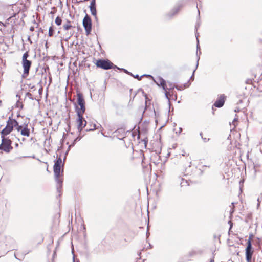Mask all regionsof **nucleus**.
Returning <instances> with one entry per match:
<instances>
[{
  "instance_id": "23",
  "label": "nucleus",
  "mask_w": 262,
  "mask_h": 262,
  "mask_svg": "<svg viewBox=\"0 0 262 262\" xmlns=\"http://www.w3.org/2000/svg\"><path fill=\"white\" fill-rule=\"evenodd\" d=\"M237 119L235 118L233 121H232V124L234 126V128L236 127V124H235V122H236Z\"/></svg>"
},
{
  "instance_id": "6",
  "label": "nucleus",
  "mask_w": 262,
  "mask_h": 262,
  "mask_svg": "<svg viewBox=\"0 0 262 262\" xmlns=\"http://www.w3.org/2000/svg\"><path fill=\"white\" fill-rule=\"evenodd\" d=\"M83 26L85 29L86 34H89L92 29V23L90 17L87 15L83 18Z\"/></svg>"
},
{
  "instance_id": "21",
  "label": "nucleus",
  "mask_w": 262,
  "mask_h": 262,
  "mask_svg": "<svg viewBox=\"0 0 262 262\" xmlns=\"http://www.w3.org/2000/svg\"><path fill=\"white\" fill-rule=\"evenodd\" d=\"M202 134H202V133H200V135L201 136V138L203 139V140H204V141L205 142H207L209 139H207V138H204L203 137V136H202Z\"/></svg>"
},
{
  "instance_id": "10",
  "label": "nucleus",
  "mask_w": 262,
  "mask_h": 262,
  "mask_svg": "<svg viewBox=\"0 0 262 262\" xmlns=\"http://www.w3.org/2000/svg\"><path fill=\"white\" fill-rule=\"evenodd\" d=\"M225 98L224 95H221L214 103V105L217 107L223 106L225 103Z\"/></svg>"
},
{
  "instance_id": "31",
  "label": "nucleus",
  "mask_w": 262,
  "mask_h": 262,
  "mask_svg": "<svg viewBox=\"0 0 262 262\" xmlns=\"http://www.w3.org/2000/svg\"><path fill=\"white\" fill-rule=\"evenodd\" d=\"M229 224H231V221H229ZM231 226H232V224H231ZM230 228H231V227H230Z\"/></svg>"
},
{
  "instance_id": "15",
  "label": "nucleus",
  "mask_w": 262,
  "mask_h": 262,
  "mask_svg": "<svg viewBox=\"0 0 262 262\" xmlns=\"http://www.w3.org/2000/svg\"><path fill=\"white\" fill-rule=\"evenodd\" d=\"M55 22L57 25L59 26L61 24L62 19L60 17H57L55 19Z\"/></svg>"
},
{
  "instance_id": "29",
  "label": "nucleus",
  "mask_w": 262,
  "mask_h": 262,
  "mask_svg": "<svg viewBox=\"0 0 262 262\" xmlns=\"http://www.w3.org/2000/svg\"><path fill=\"white\" fill-rule=\"evenodd\" d=\"M194 72H195V70H194L193 73V75H192V76L191 77V79H193V75H194Z\"/></svg>"
},
{
  "instance_id": "13",
  "label": "nucleus",
  "mask_w": 262,
  "mask_h": 262,
  "mask_svg": "<svg viewBox=\"0 0 262 262\" xmlns=\"http://www.w3.org/2000/svg\"><path fill=\"white\" fill-rule=\"evenodd\" d=\"M62 27L63 29L66 31L69 30L71 28L74 27L73 26L71 25V22L69 20H67L66 23L64 24Z\"/></svg>"
},
{
  "instance_id": "11",
  "label": "nucleus",
  "mask_w": 262,
  "mask_h": 262,
  "mask_svg": "<svg viewBox=\"0 0 262 262\" xmlns=\"http://www.w3.org/2000/svg\"><path fill=\"white\" fill-rule=\"evenodd\" d=\"M155 82L159 86L161 85L163 90H166V84L165 81L162 78H159L157 79V81H155Z\"/></svg>"
},
{
  "instance_id": "3",
  "label": "nucleus",
  "mask_w": 262,
  "mask_h": 262,
  "mask_svg": "<svg viewBox=\"0 0 262 262\" xmlns=\"http://www.w3.org/2000/svg\"><path fill=\"white\" fill-rule=\"evenodd\" d=\"M77 103L80 106V108H77V114H83L85 110V101L83 98L82 95L80 93L77 94Z\"/></svg>"
},
{
  "instance_id": "12",
  "label": "nucleus",
  "mask_w": 262,
  "mask_h": 262,
  "mask_svg": "<svg viewBox=\"0 0 262 262\" xmlns=\"http://www.w3.org/2000/svg\"><path fill=\"white\" fill-rule=\"evenodd\" d=\"M20 134L22 136L29 137L30 136V130L27 126L24 127L21 130Z\"/></svg>"
},
{
  "instance_id": "33",
  "label": "nucleus",
  "mask_w": 262,
  "mask_h": 262,
  "mask_svg": "<svg viewBox=\"0 0 262 262\" xmlns=\"http://www.w3.org/2000/svg\"><path fill=\"white\" fill-rule=\"evenodd\" d=\"M176 88L178 90H180V89L178 88V87L177 86Z\"/></svg>"
},
{
  "instance_id": "26",
  "label": "nucleus",
  "mask_w": 262,
  "mask_h": 262,
  "mask_svg": "<svg viewBox=\"0 0 262 262\" xmlns=\"http://www.w3.org/2000/svg\"><path fill=\"white\" fill-rule=\"evenodd\" d=\"M168 92H167V91H166V92H165V96H166V97L168 99H169V98H168Z\"/></svg>"
},
{
  "instance_id": "25",
  "label": "nucleus",
  "mask_w": 262,
  "mask_h": 262,
  "mask_svg": "<svg viewBox=\"0 0 262 262\" xmlns=\"http://www.w3.org/2000/svg\"><path fill=\"white\" fill-rule=\"evenodd\" d=\"M168 83L169 84V85L170 86V89H173L174 88V86L172 85V84L171 83L168 82Z\"/></svg>"
},
{
  "instance_id": "14",
  "label": "nucleus",
  "mask_w": 262,
  "mask_h": 262,
  "mask_svg": "<svg viewBox=\"0 0 262 262\" xmlns=\"http://www.w3.org/2000/svg\"><path fill=\"white\" fill-rule=\"evenodd\" d=\"M90 11H91V14L93 16H96L97 11H96V7H90Z\"/></svg>"
},
{
  "instance_id": "28",
  "label": "nucleus",
  "mask_w": 262,
  "mask_h": 262,
  "mask_svg": "<svg viewBox=\"0 0 262 262\" xmlns=\"http://www.w3.org/2000/svg\"><path fill=\"white\" fill-rule=\"evenodd\" d=\"M73 33H70V35H69V36L68 38H69L71 36H72V35H73Z\"/></svg>"
},
{
  "instance_id": "24",
  "label": "nucleus",
  "mask_w": 262,
  "mask_h": 262,
  "mask_svg": "<svg viewBox=\"0 0 262 262\" xmlns=\"http://www.w3.org/2000/svg\"><path fill=\"white\" fill-rule=\"evenodd\" d=\"M134 77L135 78H137L139 80H140L141 79V77H139V76L138 75H136L135 76H134Z\"/></svg>"
},
{
  "instance_id": "16",
  "label": "nucleus",
  "mask_w": 262,
  "mask_h": 262,
  "mask_svg": "<svg viewBox=\"0 0 262 262\" xmlns=\"http://www.w3.org/2000/svg\"><path fill=\"white\" fill-rule=\"evenodd\" d=\"M61 164H62V160H61V158L60 157H59V158L57 159V160L55 162V165L61 166Z\"/></svg>"
},
{
  "instance_id": "9",
  "label": "nucleus",
  "mask_w": 262,
  "mask_h": 262,
  "mask_svg": "<svg viewBox=\"0 0 262 262\" xmlns=\"http://www.w3.org/2000/svg\"><path fill=\"white\" fill-rule=\"evenodd\" d=\"M24 73L28 75L31 65V61L28 60L22 61Z\"/></svg>"
},
{
  "instance_id": "34",
  "label": "nucleus",
  "mask_w": 262,
  "mask_h": 262,
  "mask_svg": "<svg viewBox=\"0 0 262 262\" xmlns=\"http://www.w3.org/2000/svg\"><path fill=\"white\" fill-rule=\"evenodd\" d=\"M78 138H77L76 139L75 141H76V140H78Z\"/></svg>"
},
{
  "instance_id": "18",
  "label": "nucleus",
  "mask_w": 262,
  "mask_h": 262,
  "mask_svg": "<svg viewBox=\"0 0 262 262\" xmlns=\"http://www.w3.org/2000/svg\"><path fill=\"white\" fill-rule=\"evenodd\" d=\"M53 29L52 27H50L49 29V36H53Z\"/></svg>"
},
{
  "instance_id": "30",
  "label": "nucleus",
  "mask_w": 262,
  "mask_h": 262,
  "mask_svg": "<svg viewBox=\"0 0 262 262\" xmlns=\"http://www.w3.org/2000/svg\"><path fill=\"white\" fill-rule=\"evenodd\" d=\"M30 30L31 31H33V30H34V27H31L30 28Z\"/></svg>"
},
{
  "instance_id": "20",
  "label": "nucleus",
  "mask_w": 262,
  "mask_h": 262,
  "mask_svg": "<svg viewBox=\"0 0 262 262\" xmlns=\"http://www.w3.org/2000/svg\"><path fill=\"white\" fill-rule=\"evenodd\" d=\"M15 127H16V130L18 131V132H21V130L24 128L21 125H18V126H16Z\"/></svg>"
},
{
  "instance_id": "1",
  "label": "nucleus",
  "mask_w": 262,
  "mask_h": 262,
  "mask_svg": "<svg viewBox=\"0 0 262 262\" xmlns=\"http://www.w3.org/2000/svg\"><path fill=\"white\" fill-rule=\"evenodd\" d=\"M16 126H18L17 121L9 117L7 121L6 127L1 132V137H5L6 136L9 135Z\"/></svg>"
},
{
  "instance_id": "2",
  "label": "nucleus",
  "mask_w": 262,
  "mask_h": 262,
  "mask_svg": "<svg viewBox=\"0 0 262 262\" xmlns=\"http://www.w3.org/2000/svg\"><path fill=\"white\" fill-rule=\"evenodd\" d=\"M2 143L0 145V149L3 150L6 152H9L13 148L11 146V141L5 137H1Z\"/></svg>"
},
{
  "instance_id": "8",
  "label": "nucleus",
  "mask_w": 262,
  "mask_h": 262,
  "mask_svg": "<svg viewBox=\"0 0 262 262\" xmlns=\"http://www.w3.org/2000/svg\"><path fill=\"white\" fill-rule=\"evenodd\" d=\"M61 172V166L55 165L54 166V173L56 182L61 186L62 183V180L60 178Z\"/></svg>"
},
{
  "instance_id": "27",
  "label": "nucleus",
  "mask_w": 262,
  "mask_h": 262,
  "mask_svg": "<svg viewBox=\"0 0 262 262\" xmlns=\"http://www.w3.org/2000/svg\"><path fill=\"white\" fill-rule=\"evenodd\" d=\"M196 39H197V41H198V45H197V49H199V40H198V36L196 35Z\"/></svg>"
},
{
  "instance_id": "5",
  "label": "nucleus",
  "mask_w": 262,
  "mask_h": 262,
  "mask_svg": "<svg viewBox=\"0 0 262 262\" xmlns=\"http://www.w3.org/2000/svg\"><path fill=\"white\" fill-rule=\"evenodd\" d=\"M97 67L103 69L108 70L112 68L113 64L109 61L105 60H98L96 63Z\"/></svg>"
},
{
  "instance_id": "32",
  "label": "nucleus",
  "mask_w": 262,
  "mask_h": 262,
  "mask_svg": "<svg viewBox=\"0 0 262 262\" xmlns=\"http://www.w3.org/2000/svg\"><path fill=\"white\" fill-rule=\"evenodd\" d=\"M124 71L126 72V73H128L127 71L126 70H124Z\"/></svg>"
},
{
  "instance_id": "19",
  "label": "nucleus",
  "mask_w": 262,
  "mask_h": 262,
  "mask_svg": "<svg viewBox=\"0 0 262 262\" xmlns=\"http://www.w3.org/2000/svg\"><path fill=\"white\" fill-rule=\"evenodd\" d=\"M16 106L17 107H20V108H23V105L21 102H20L19 101H18L16 103Z\"/></svg>"
},
{
  "instance_id": "7",
  "label": "nucleus",
  "mask_w": 262,
  "mask_h": 262,
  "mask_svg": "<svg viewBox=\"0 0 262 262\" xmlns=\"http://www.w3.org/2000/svg\"><path fill=\"white\" fill-rule=\"evenodd\" d=\"M78 119L77 120V129L80 132L86 125V121L83 118V114H77Z\"/></svg>"
},
{
  "instance_id": "35",
  "label": "nucleus",
  "mask_w": 262,
  "mask_h": 262,
  "mask_svg": "<svg viewBox=\"0 0 262 262\" xmlns=\"http://www.w3.org/2000/svg\"><path fill=\"white\" fill-rule=\"evenodd\" d=\"M233 212V210L232 209V211L231 212V213H232Z\"/></svg>"
},
{
  "instance_id": "36",
  "label": "nucleus",
  "mask_w": 262,
  "mask_h": 262,
  "mask_svg": "<svg viewBox=\"0 0 262 262\" xmlns=\"http://www.w3.org/2000/svg\"><path fill=\"white\" fill-rule=\"evenodd\" d=\"M1 103V101H0V103Z\"/></svg>"
},
{
  "instance_id": "4",
  "label": "nucleus",
  "mask_w": 262,
  "mask_h": 262,
  "mask_svg": "<svg viewBox=\"0 0 262 262\" xmlns=\"http://www.w3.org/2000/svg\"><path fill=\"white\" fill-rule=\"evenodd\" d=\"M251 239V237H249L247 241V246L246 248V258L247 262L251 261L252 255L253 253V251L252 250Z\"/></svg>"
},
{
  "instance_id": "17",
  "label": "nucleus",
  "mask_w": 262,
  "mask_h": 262,
  "mask_svg": "<svg viewBox=\"0 0 262 262\" xmlns=\"http://www.w3.org/2000/svg\"><path fill=\"white\" fill-rule=\"evenodd\" d=\"M28 56H29L28 53V52H26V53H25L24 54V55L23 56L22 61L27 60Z\"/></svg>"
},
{
  "instance_id": "22",
  "label": "nucleus",
  "mask_w": 262,
  "mask_h": 262,
  "mask_svg": "<svg viewBox=\"0 0 262 262\" xmlns=\"http://www.w3.org/2000/svg\"><path fill=\"white\" fill-rule=\"evenodd\" d=\"M90 7H96L95 6V0H93L91 3Z\"/></svg>"
}]
</instances>
